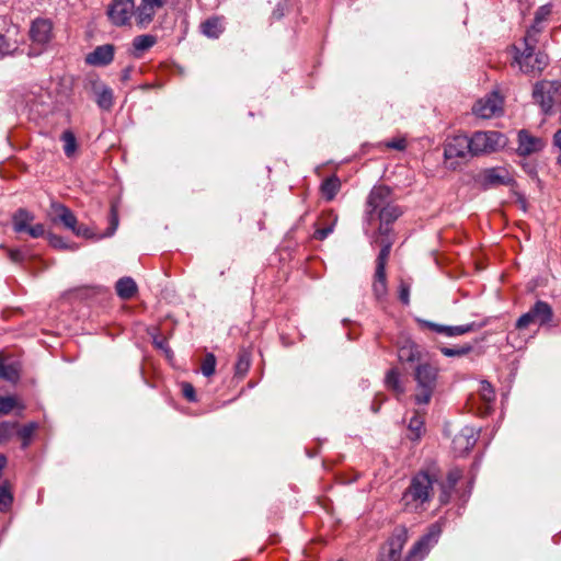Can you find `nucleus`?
Here are the masks:
<instances>
[{
  "label": "nucleus",
  "mask_w": 561,
  "mask_h": 561,
  "mask_svg": "<svg viewBox=\"0 0 561 561\" xmlns=\"http://www.w3.org/2000/svg\"><path fill=\"white\" fill-rule=\"evenodd\" d=\"M163 5V0H141L136 7L134 0H113L108 5L107 15L116 26L130 25L135 19L137 26L145 28L152 21L158 9Z\"/></svg>",
  "instance_id": "nucleus-1"
},
{
  "label": "nucleus",
  "mask_w": 561,
  "mask_h": 561,
  "mask_svg": "<svg viewBox=\"0 0 561 561\" xmlns=\"http://www.w3.org/2000/svg\"><path fill=\"white\" fill-rule=\"evenodd\" d=\"M413 378L416 382L413 399L417 405H426L431 402L432 396L437 387L438 368L425 360L419 363L413 369Z\"/></svg>",
  "instance_id": "nucleus-2"
},
{
  "label": "nucleus",
  "mask_w": 561,
  "mask_h": 561,
  "mask_svg": "<svg viewBox=\"0 0 561 561\" xmlns=\"http://www.w3.org/2000/svg\"><path fill=\"white\" fill-rule=\"evenodd\" d=\"M434 479L427 472H420L413 477L410 486L405 490L402 501L407 507L417 510L428 502L433 494Z\"/></svg>",
  "instance_id": "nucleus-3"
},
{
  "label": "nucleus",
  "mask_w": 561,
  "mask_h": 561,
  "mask_svg": "<svg viewBox=\"0 0 561 561\" xmlns=\"http://www.w3.org/2000/svg\"><path fill=\"white\" fill-rule=\"evenodd\" d=\"M472 157L490 154L503 149L506 144V137L496 130H479L471 136Z\"/></svg>",
  "instance_id": "nucleus-4"
},
{
  "label": "nucleus",
  "mask_w": 561,
  "mask_h": 561,
  "mask_svg": "<svg viewBox=\"0 0 561 561\" xmlns=\"http://www.w3.org/2000/svg\"><path fill=\"white\" fill-rule=\"evenodd\" d=\"M553 317L552 308L546 301L538 300L528 312L520 316L516 322L518 330L527 329L533 323L545 325Z\"/></svg>",
  "instance_id": "nucleus-5"
},
{
  "label": "nucleus",
  "mask_w": 561,
  "mask_h": 561,
  "mask_svg": "<svg viewBox=\"0 0 561 561\" xmlns=\"http://www.w3.org/2000/svg\"><path fill=\"white\" fill-rule=\"evenodd\" d=\"M561 82L541 81L537 83L533 91V98L540 105L545 113H549L556 99L560 95Z\"/></svg>",
  "instance_id": "nucleus-6"
},
{
  "label": "nucleus",
  "mask_w": 561,
  "mask_h": 561,
  "mask_svg": "<svg viewBox=\"0 0 561 561\" xmlns=\"http://www.w3.org/2000/svg\"><path fill=\"white\" fill-rule=\"evenodd\" d=\"M442 533V527L438 524L430 526L428 531L413 546L411 549L408 561H420L430 551V549L438 541Z\"/></svg>",
  "instance_id": "nucleus-7"
},
{
  "label": "nucleus",
  "mask_w": 561,
  "mask_h": 561,
  "mask_svg": "<svg viewBox=\"0 0 561 561\" xmlns=\"http://www.w3.org/2000/svg\"><path fill=\"white\" fill-rule=\"evenodd\" d=\"M472 111L481 118L499 116L503 112V99L497 92H492L477 101Z\"/></svg>",
  "instance_id": "nucleus-8"
},
{
  "label": "nucleus",
  "mask_w": 561,
  "mask_h": 561,
  "mask_svg": "<svg viewBox=\"0 0 561 561\" xmlns=\"http://www.w3.org/2000/svg\"><path fill=\"white\" fill-rule=\"evenodd\" d=\"M519 68L525 73H540L548 65V56L543 53H535V50H524L516 57Z\"/></svg>",
  "instance_id": "nucleus-9"
},
{
  "label": "nucleus",
  "mask_w": 561,
  "mask_h": 561,
  "mask_svg": "<svg viewBox=\"0 0 561 561\" xmlns=\"http://www.w3.org/2000/svg\"><path fill=\"white\" fill-rule=\"evenodd\" d=\"M472 157L471 138L467 135H456L449 138L444 148L445 159Z\"/></svg>",
  "instance_id": "nucleus-10"
},
{
  "label": "nucleus",
  "mask_w": 561,
  "mask_h": 561,
  "mask_svg": "<svg viewBox=\"0 0 561 561\" xmlns=\"http://www.w3.org/2000/svg\"><path fill=\"white\" fill-rule=\"evenodd\" d=\"M30 38L33 45L43 49L53 38V23L48 19H36L30 28Z\"/></svg>",
  "instance_id": "nucleus-11"
},
{
  "label": "nucleus",
  "mask_w": 561,
  "mask_h": 561,
  "mask_svg": "<svg viewBox=\"0 0 561 561\" xmlns=\"http://www.w3.org/2000/svg\"><path fill=\"white\" fill-rule=\"evenodd\" d=\"M391 191L387 186H376L367 199V219L371 220L374 213L391 203Z\"/></svg>",
  "instance_id": "nucleus-12"
},
{
  "label": "nucleus",
  "mask_w": 561,
  "mask_h": 561,
  "mask_svg": "<svg viewBox=\"0 0 561 561\" xmlns=\"http://www.w3.org/2000/svg\"><path fill=\"white\" fill-rule=\"evenodd\" d=\"M115 46L112 44H105L95 47L89 53L84 60L88 65L94 67H105L110 65L114 59Z\"/></svg>",
  "instance_id": "nucleus-13"
},
{
  "label": "nucleus",
  "mask_w": 561,
  "mask_h": 561,
  "mask_svg": "<svg viewBox=\"0 0 561 561\" xmlns=\"http://www.w3.org/2000/svg\"><path fill=\"white\" fill-rule=\"evenodd\" d=\"M481 184L485 187L511 185L513 179L510 172L503 168H490L481 173Z\"/></svg>",
  "instance_id": "nucleus-14"
},
{
  "label": "nucleus",
  "mask_w": 561,
  "mask_h": 561,
  "mask_svg": "<svg viewBox=\"0 0 561 561\" xmlns=\"http://www.w3.org/2000/svg\"><path fill=\"white\" fill-rule=\"evenodd\" d=\"M398 359L402 365H409L412 369L419 363L425 362L420 346L410 341H407L398 348Z\"/></svg>",
  "instance_id": "nucleus-15"
},
{
  "label": "nucleus",
  "mask_w": 561,
  "mask_h": 561,
  "mask_svg": "<svg viewBox=\"0 0 561 561\" xmlns=\"http://www.w3.org/2000/svg\"><path fill=\"white\" fill-rule=\"evenodd\" d=\"M545 147V141L531 135L527 130L518 133V148L517 151L520 156H529L539 152Z\"/></svg>",
  "instance_id": "nucleus-16"
},
{
  "label": "nucleus",
  "mask_w": 561,
  "mask_h": 561,
  "mask_svg": "<svg viewBox=\"0 0 561 561\" xmlns=\"http://www.w3.org/2000/svg\"><path fill=\"white\" fill-rule=\"evenodd\" d=\"M477 436L473 428L465 427L453 438L454 451L458 455L468 453L476 444Z\"/></svg>",
  "instance_id": "nucleus-17"
},
{
  "label": "nucleus",
  "mask_w": 561,
  "mask_h": 561,
  "mask_svg": "<svg viewBox=\"0 0 561 561\" xmlns=\"http://www.w3.org/2000/svg\"><path fill=\"white\" fill-rule=\"evenodd\" d=\"M53 221H60L66 228L72 230L78 224L75 214L60 203H51Z\"/></svg>",
  "instance_id": "nucleus-18"
},
{
  "label": "nucleus",
  "mask_w": 561,
  "mask_h": 561,
  "mask_svg": "<svg viewBox=\"0 0 561 561\" xmlns=\"http://www.w3.org/2000/svg\"><path fill=\"white\" fill-rule=\"evenodd\" d=\"M427 325L431 330L435 331L436 333L444 334L446 336L463 335L466 333L473 332L479 329V327L474 322L454 327L430 322L427 323Z\"/></svg>",
  "instance_id": "nucleus-19"
},
{
  "label": "nucleus",
  "mask_w": 561,
  "mask_h": 561,
  "mask_svg": "<svg viewBox=\"0 0 561 561\" xmlns=\"http://www.w3.org/2000/svg\"><path fill=\"white\" fill-rule=\"evenodd\" d=\"M401 215V210L398 206L391 203L378 210V217L380 219L379 233L387 234L389 232V225L393 222Z\"/></svg>",
  "instance_id": "nucleus-20"
},
{
  "label": "nucleus",
  "mask_w": 561,
  "mask_h": 561,
  "mask_svg": "<svg viewBox=\"0 0 561 561\" xmlns=\"http://www.w3.org/2000/svg\"><path fill=\"white\" fill-rule=\"evenodd\" d=\"M461 474H462L461 470L457 469V468L451 469L448 472L446 483L442 485V493L439 496V501L442 504H445L448 502L450 492L455 488L457 482L460 480Z\"/></svg>",
  "instance_id": "nucleus-21"
},
{
  "label": "nucleus",
  "mask_w": 561,
  "mask_h": 561,
  "mask_svg": "<svg viewBox=\"0 0 561 561\" xmlns=\"http://www.w3.org/2000/svg\"><path fill=\"white\" fill-rule=\"evenodd\" d=\"M157 43V38L150 34L138 35L133 39V54L140 57Z\"/></svg>",
  "instance_id": "nucleus-22"
},
{
  "label": "nucleus",
  "mask_w": 561,
  "mask_h": 561,
  "mask_svg": "<svg viewBox=\"0 0 561 561\" xmlns=\"http://www.w3.org/2000/svg\"><path fill=\"white\" fill-rule=\"evenodd\" d=\"M96 94V103L100 108L108 111L114 103L113 90L106 85H99L94 88Z\"/></svg>",
  "instance_id": "nucleus-23"
},
{
  "label": "nucleus",
  "mask_w": 561,
  "mask_h": 561,
  "mask_svg": "<svg viewBox=\"0 0 561 561\" xmlns=\"http://www.w3.org/2000/svg\"><path fill=\"white\" fill-rule=\"evenodd\" d=\"M137 291V285L130 277H123L116 283V293L122 299H130Z\"/></svg>",
  "instance_id": "nucleus-24"
},
{
  "label": "nucleus",
  "mask_w": 561,
  "mask_h": 561,
  "mask_svg": "<svg viewBox=\"0 0 561 561\" xmlns=\"http://www.w3.org/2000/svg\"><path fill=\"white\" fill-rule=\"evenodd\" d=\"M34 216L26 209H19L13 216V228L16 232H24L28 229Z\"/></svg>",
  "instance_id": "nucleus-25"
},
{
  "label": "nucleus",
  "mask_w": 561,
  "mask_h": 561,
  "mask_svg": "<svg viewBox=\"0 0 561 561\" xmlns=\"http://www.w3.org/2000/svg\"><path fill=\"white\" fill-rule=\"evenodd\" d=\"M373 290L378 299H381L387 294V276L386 270L376 268L374 275Z\"/></svg>",
  "instance_id": "nucleus-26"
},
{
  "label": "nucleus",
  "mask_w": 561,
  "mask_h": 561,
  "mask_svg": "<svg viewBox=\"0 0 561 561\" xmlns=\"http://www.w3.org/2000/svg\"><path fill=\"white\" fill-rule=\"evenodd\" d=\"M385 382L387 388L396 392L398 396L404 393V386L401 382L400 373L397 368L388 370Z\"/></svg>",
  "instance_id": "nucleus-27"
},
{
  "label": "nucleus",
  "mask_w": 561,
  "mask_h": 561,
  "mask_svg": "<svg viewBox=\"0 0 561 561\" xmlns=\"http://www.w3.org/2000/svg\"><path fill=\"white\" fill-rule=\"evenodd\" d=\"M0 378L15 382L20 378V369L14 363H7L0 358Z\"/></svg>",
  "instance_id": "nucleus-28"
},
{
  "label": "nucleus",
  "mask_w": 561,
  "mask_h": 561,
  "mask_svg": "<svg viewBox=\"0 0 561 561\" xmlns=\"http://www.w3.org/2000/svg\"><path fill=\"white\" fill-rule=\"evenodd\" d=\"M542 31V26H537V24H533L526 32L524 37L525 49L524 50H535L538 44V37Z\"/></svg>",
  "instance_id": "nucleus-29"
},
{
  "label": "nucleus",
  "mask_w": 561,
  "mask_h": 561,
  "mask_svg": "<svg viewBox=\"0 0 561 561\" xmlns=\"http://www.w3.org/2000/svg\"><path fill=\"white\" fill-rule=\"evenodd\" d=\"M203 33L208 36L216 38L222 33V24L219 19H209L202 24Z\"/></svg>",
  "instance_id": "nucleus-30"
},
{
  "label": "nucleus",
  "mask_w": 561,
  "mask_h": 561,
  "mask_svg": "<svg viewBox=\"0 0 561 561\" xmlns=\"http://www.w3.org/2000/svg\"><path fill=\"white\" fill-rule=\"evenodd\" d=\"M340 187H341V183H340L339 179L329 178L322 183L321 192H322V195L327 199L331 201L337 194Z\"/></svg>",
  "instance_id": "nucleus-31"
},
{
  "label": "nucleus",
  "mask_w": 561,
  "mask_h": 561,
  "mask_svg": "<svg viewBox=\"0 0 561 561\" xmlns=\"http://www.w3.org/2000/svg\"><path fill=\"white\" fill-rule=\"evenodd\" d=\"M381 250L376 260V268L386 270L387 261L390 254L392 242L388 239H381Z\"/></svg>",
  "instance_id": "nucleus-32"
},
{
  "label": "nucleus",
  "mask_w": 561,
  "mask_h": 561,
  "mask_svg": "<svg viewBox=\"0 0 561 561\" xmlns=\"http://www.w3.org/2000/svg\"><path fill=\"white\" fill-rule=\"evenodd\" d=\"M61 140L64 141V151L66 156H73L77 149V140L73 133L70 130L64 131L61 135Z\"/></svg>",
  "instance_id": "nucleus-33"
},
{
  "label": "nucleus",
  "mask_w": 561,
  "mask_h": 561,
  "mask_svg": "<svg viewBox=\"0 0 561 561\" xmlns=\"http://www.w3.org/2000/svg\"><path fill=\"white\" fill-rule=\"evenodd\" d=\"M15 408L23 409V405L19 403L15 397H1L0 396V415H7Z\"/></svg>",
  "instance_id": "nucleus-34"
},
{
  "label": "nucleus",
  "mask_w": 561,
  "mask_h": 561,
  "mask_svg": "<svg viewBox=\"0 0 561 561\" xmlns=\"http://www.w3.org/2000/svg\"><path fill=\"white\" fill-rule=\"evenodd\" d=\"M424 421L419 414L414 415L409 423V431L411 433L410 438L416 440L421 437Z\"/></svg>",
  "instance_id": "nucleus-35"
},
{
  "label": "nucleus",
  "mask_w": 561,
  "mask_h": 561,
  "mask_svg": "<svg viewBox=\"0 0 561 561\" xmlns=\"http://www.w3.org/2000/svg\"><path fill=\"white\" fill-rule=\"evenodd\" d=\"M250 354L247 351H241L236 363V374L243 376L250 368Z\"/></svg>",
  "instance_id": "nucleus-36"
},
{
  "label": "nucleus",
  "mask_w": 561,
  "mask_h": 561,
  "mask_svg": "<svg viewBox=\"0 0 561 561\" xmlns=\"http://www.w3.org/2000/svg\"><path fill=\"white\" fill-rule=\"evenodd\" d=\"M215 368H216V357L214 354L208 353L202 363L201 370L204 376L210 377L211 375L215 374Z\"/></svg>",
  "instance_id": "nucleus-37"
},
{
  "label": "nucleus",
  "mask_w": 561,
  "mask_h": 561,
  "mask_svg": "<svg viewBox=\"0 0 561 561\" xmlns=\"http://www.w3.org/2000/svg\"><path fill=\"white\" fill-rule=\"evenodd\" d=\"M479 394H480L481 399L486 403L492 402L495 398L493 387L491 386L490 382H488L485 380L480 382Z\"/></svg>",
  "instance_id": "nucleus-38"
},
{
  "label": "nucleus",
  "mask_w": 561,
  "mask_h": 561,
  "mask_svg": "<svg viewBox=\"0 0 561 561\" xmlns=\"http://www.w3.org/2000/svg\"><path fill=\"white\" fill-rule=\"evenodd\" d=\"M36 430V424L30 423L25 426H23L19 432L18 435L23 440L22 447L26 448L30 445L31 438Z\"/></svg>",
  "instance_id": "nucleus-39"
},
{
  "label": "nucleus",
  "mask_w": 561,
  "mask_h": 561,
  "mask_svg": "<svg viewBox=\"0 0 561 561\" xmlns=\"http://www.w3.org/2000/svg\"><path fill=\"white\" fill-rule=\"evenodd\" d=\"M472 350L471 345H463L458 347H443L440 351L447 357L463 356L470 353Z\"/></svg>",
  "instance_id": "nucleus-40"
},
{
  "label": "nucleus",
  "mask_w": 561,
  "mask_h": 561,
  "mask_svg": "<svg viewBox=\"0 0 561 561\" xmlns=\"http://www.w3.org/2000/svg\"><path fill=\"white\" fill-rule=\"evenodd\" d=\"M12 494L4 485H0V511L5 512L12 504Z\"/></svg>",
  "instance_id": "nucleus-41"
},
{
  "label": "nucleus",
  "mask_w": 561,
  "mask_h": 561,
  "mask_svg": "<svg viewBox=\"0 0 561 561\" xmlns=\"http://www.w3.org/2000/svg\"><path fill=\"white\" fill-rule=\"evenodd\" d=\"M16 427V423L0 422V443L7 442L13 435Z\"/></svg>",
  "instance_id": "nucleus-42"
},
{
  "label": "nucleus",
  "mask_w": 561,
  "mask_h": 561,
  "mask_svg": "<svg viewBox=\"0 0 561 561\" xmlns=\"http://www.w3.org/2000/svg\"><path fill=\"white\" fill-rule=\"evenodd\" d=\"M398 547L404 546V543L408 540V530L405 527H398L396 528L391 539Z\"/></svg>",
  "instance_id": "nucleus-43"
},
{
  "label": "nucleus",
  "mask_w": 561,
  "mask_h": 561,
  "mask_svg": "<svg viewBox=\"0 0 561 561\" xmlns=\"http://www.w3.org/2000/svg\"><path fill=\"white\" fill-rule=\"evenodd\" d=\"M550 13L551 7L549 4L541 5L535 13L534 24H537V26H541V23L546 21Z\"/></svg>",
  "instance_id": "nucleus-44"
},
{
  "label": "nucleus",
  "mask_w": 561,
  "mask_h": 561,
  "mask_svg": "<svg viewBox=\"0 0 561 561\" xmlns=\"http://www.w3.org/2000/svg\"><path fill=\"white\" fill-rule=\"evenodd\" d=\"M403 546H397L393 541L389 540L388 543V560L387 561H399Z\"/></svg>",
  "instance_id": "nucleus-45"
},
{
  "label": "nucleus",
  "mask_w": 561,
  "mask_h": 561,
  "mask_svg": "<svg viewBox=\"0 0 561 561\" xmlns=\"http://www.w3.org/2000/svg\"><path fill=\"white\" fill-rule=\"evenodd\" d=\"M335 221L336 219H334L330 225H328L327 227H323V228H318L316 231H314V238L317 240H324L330 233H332L333 231V228H334V225H335Z\"/></svg>",
  "instance_id": "nucleus-46"
},
{
  "label": "nucleus",
  "mask_w": 561,
  "mask_h": 561,
  "mask_svg": "<svg viewBox=\"0 0 561 561\" xmlns=\"http://www.w3.org/2000/svg\"><path fill=\"white\" fill-rule=\"evenodd\" d=\"M399 298L404 305L410 304V285L401 282L399 287Z\"/></svg>",
  "instance_id": "nucleus-47"
},
{
  "label": "nucleus",
  "mask_w": 561,
  "mask_h": 561,
  "mask_svg": "<svg viewBox=\"0 0 561 561\" xmlns=\"http://www.w3.org/2000/svg\"><path fill=\"white\" fill-rule=\"evenodd\" d=\"M26 232L32 238H39V237L44 236L45 228H44V225L37 224V225H34V226H30L28 229L26 230Z\"/></svg>",
  "instance_id": "nucleus-48"
},
{
  "label": "nucleus",
  "mask_w": 561,
  "mask_h": 561,
  "mask_svg": "<svg viewBox=\"0 0 561 561\" xmlns=\"http://www.w3.org/2000/svg\"><path fill=\"white\" fill-rule=\"evenodd\" d=\"M48 239L51 247L56 249H68L67 243L61 237L56 234H49Z\"/></svg>",
  "instance_id": "nucleus-49"
},
{
  "label": "nucleus",
  "mask_w": 561,
  "mask_h": 561,
  "mask_svg": "<svg viewBox=\"0 0 561 561\" xmlns=\"http://www.w3.org/2000/svg\"><path fill=\"white\" fill-rule=\"evenodd\" d=\"M386 147L396 150H404L407 141L404 138H398L386 142Z\"/></svg>",
  "instance_id": "nucleus-50"
},
{
  "label": "nucleus",
  "mask_w": 561,
  "mask_h": 561,
  "mask_svg": "<svg viewBox=\"0 0 561 561\" xmlns=\"http://www.w3.org/2000/svg\"><path fill=\"white\" fill-rule=\"evenodd\" d=\"M71 231H73L78 237H83V238H92L93 237V233L91 232V230L84 225L77 224L75 226V229H72Z\"/></svg>",
  "instance_id": "nucleus-51"
},
{
  "label": "nucleus",
  "mask_w": 561,
  "mask_h": 561,
  "mask_svg": "<svg viewBox=\"0 0 561 561\" xmlns=\"http://www.w3.org/2000/svg\"><path fill=\"white\" fill-rule=\"evenodd\" d=\"M184 397L190 401H195V389L191 383H183L182 386Z\"/></svg>",
  "instance_id": "nucleus-52"
},
{
  "label": "nucleus",
  "mask_w": 561,
  "mask_h": 561,
  "mask_svg": "<svg viewBox=\"0 0 561 561\" xmlns=\"http://www.w3.org/2000/svg\"><path fill=\"white\" fill-rule=\"evenodd\" d=\"M9 257L12 262H21L23 259V254L20 250H9Z\"/></svg>",
  "instance_id": "nucleus-53"
},
{
  "label": "nucleus",
  "mask_w": 561,
  "mask_h": 561,
  "mask_svg": "<svg viewBox=\"0 0 561 561\" xmlns=\"http://www.w3.org/2000/svg\"><path fill=\"white\" fill-rule=\"evenodd\" d=\"M10 46L5 39V37L0 34V56L9 51Z\"/></svg>",
  "instance_id": "nucleus-54"
},
{
  "label": "nucleus",
  "mask_w": 561,
  "mask_h": 561,
  "mask_svg": "<svg viewBox=\"0 0 561 561\" xmlns=\"http://www.w3.org/2000/svg\"><path fill=\"white\" fill-rule=\"evenodd\" d=\"M553 142H554V145H556V146L560 149V151H561V130H558V131L554 134Z\"/></svg>",
  "instance_id": "nucleus-55"
},
{
  "label": "nucleus",
  "mask_w": 561,
  "mask_h": 561,
  "mask_svg": "<svg viewBox=\"0 0 561 561\" xmlns=\"http://www.w3.org/2000/svg\"><path fill=\"white\" fill-rule=\"evenodd\" d=\"M112 231L111 233H113V231L116 229V226H117V217L115 214H113V219H112Z\"/></svg>",
  "instance_id": "nucleus-56"
},
{
  "label": "nucleus",
  "mask_w": 561,
  "mask_h": 561,
  "mask_svg": "<svg viewBox=\"0 0 561 561\" xmlns=\"http://www.w3.org/2000/svg\"><path fill=\"white\" fill-rule=\"evenodd\" d=\"M123 80H127L129 78V69H125L123 71V76H122Z\"/></svg>",
  "instance_id": "nucleus-57"
},
{
  "label": "nucleus",
  "mask_w": 561,
  "mask_h": 561,
  "mask_svg": "<svg viewBox=\"0 0 561 561\" xmlns=\"http://www.w3.org/2000/svg\"><path fill=\"white\" fill-rule=\"evenodd\" d=\"M154 343L157 344V346L163 347V343L162 342H158V341L154 340Z\"/></svg>",
  "instance_id": "nucleus-58"
}]
</instances>
